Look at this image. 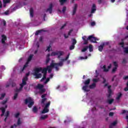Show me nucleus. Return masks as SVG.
Here are the masks:
<instances>
[{
	"mask_svg": "<svg viewBox=\"0 0 128 128\" xmlns=\"http://www.w3.org/2000/svg\"><path fill=\"white\" fill-rule=\"evenodd\" d=\"M64 66V63L62 62H60L59 63H54V60H52V63L50 64V66H47L46 68H44L42 70V74H48V72L52 71L51 68H55L56 70H58V66Z\"/></svg>",
	"mask_w": 128,
	"mask_h": 128,
	"instance_id": "1",
	"label": "nucleus"
},
{
	"mask_svg": "<svg viewBox=\"0 0 128 128\" xmlns=\"http://www.w3.org/2000/svg\"><path fill=\"white\" fill-rule=\"evenodd\" d=\"M25 104H28V108H32L34 104V102L32 101V98H26L25 100Z\"/></svg>",
	"mask_w": 128,
	"mask_h": 128,
	"instance_id": "2",
	"label": "nucleus"
},
{
	"mask_svg": "<svg viewBox=\"0 0 128 128\" xmlns=\"http://www.w3.org/2000/svg\"><path fill=\"white\" fill-rule=\"evenodd\" d=\"M32 56H34V54H31L29 56L22 70V72H24V69L26 68H27V66H28V64L30 63V60H32Z\"/></svg>",
	"mask_w": 128,
	"mask_h": 128,
	"instance_id": "3",
	"label": "nucleus"
},
{
	"mask_svg": "<svg viewBox=\"0 0 128 128\" xmlns=\"http://www.w3.org/2000/svg\"><path fill=\"white\" fill-rule=\"evenodd\" d=\"M28 78L26 76H25L23 78L22 80V83L20 84V86L21 88H24V86L26 85V82H28Z\"/></svg>",
	"mask_w": 128,
	"mask_h": 128,
	"instance_id": "4",
	"label": "nucleus"
},
{
	"mask_svg": "<svg viewBox=\"0 0 128 128\" xmlns=\"http://www.w3.org/2000/svg\"><path fill=\"white\" fill-rule=\"evenodd\" d=\"M88 40L91 42H94V44H97L96 40H98L96 39V37L92 36H90L88 37Z\"/></svg>",
	"mask_w": 128,
	"mask_h": 128,
	"instance_id": "5",
	"label": "nucleus"
},
{
	"mask_svg": "<svg viewBox=\"0 0 128 128\" xmlns=\"http://www.w3.org/2000/svg\"><path fill=\"white\" fill-rule=\"evenodd\" d=\"M53 7L54 6H52V4H50L49 5V8L46 10V12H48L50 14H52V12Z\"/></svg>",
	"mask_w": 128,
	"mask_h": 128,
	"instance_id": "6",
	"label": "nucleus"
},
{
	"mask_svg": "<svg viewBox=\"0 0 128 128\" xmlns=\"http://www.w3.org/2000/svg\"><path fill=\"white\" fill-rule=\"evenodd\" d=\"M48 94H43L42 95L41 98H42V101L41 102L42 104H44V102H46V100H48V98H46V96Z\"/></svg>",
	"mask_w": 128,
	"mask_h": 128,
	"instance_id": "7",
	"label": "nucleus"
},
{
	"mask_svg": "<svg viewBox=\"0 0 128 128\" xmlns=\"http://www.w3.org/2000/svg\"><path fill=\"white\" fill-rule=\"evenodd\" d=\"M112 88L111 86H108V98H110L112 96V89L110 88Z\"/></svg>",
	"mask_w": 128,
	"mask_h": 128,
	"instance_id": "8",
	"label": "nucleus"
},
{
	"mask_svg": "<svg viewBox=\"0 0 128 128\" xmlns=\"http://www.w3.org/2000/svg\"><path fill=\"white\" fill-rule=\"evenodd\" d=\"M2 43L3 44H6V36L5 35H2Z\"/></svg>",
	"mask_w": 128,
	"mask_h": 128,
	"instance_id": "9",
	"label": "nucleus"
},
{
	"mask_svg": "<svg viewBox=\"0 0 128 128\" xmlns=\"http://www.w3.org/2000/svg\"><path fill=\"white\" fill-rule=\"evenodd\" d=\"M96 4H93L92 8V10H91V14L94 13V12L96 10Z\"/></svg>",
	"mask_w": 128,
	"mask_h": 128,
	"instance_id": "10",
	"label": "nucleus"
},
{
	"mask_svg": "<svg viewBox=\"0 0 128 128\" xmlns=\"http://www.w3.org/2000/svg\"><path fill=\"white\" fill-rule=\"evenodd\" d=\"M104 46H106V44L104 43H102V45H100L98 47V51L99 52H102V50H104Z\"/></svg>",
	"mask_w": 128,
	"mask_h": 128,
	"instance_id": "11",
	"label": "nucleus"
},
{
	"mask_svg": "<svg viewBox=\"0 0 128 128\" xmlns=\"http://www.w3.org/2000/svg\"><path fill=\"white\" fill-rule=\"evenodd\" d=\"M76 8H78V4H74V6L72 11V16H74V14H76Z\"/></svg>",
	"mask_w": 128,
	"mask_h": 128,
	"instance_id": "12",
	"label": "nucleus"
},
{
	"mask_svg": "<svg viewBox=\"0 0 128 128\" xmlns=\"http://www.w3.org/2000/svg\"><path fill=\"white\" fill-rule=\"evenodd\" d=\"M42 70V68H36L34 74H38V72H40Z\"/></svg>",
	"mask_w": 128,
	"mask_h": 128,
	"instance_id": "13",
	"label": "nucleus"
},
{
	"mask_svg": "<svg viewBox=\"0 0 128 128\" xmlns=\"http://www.w3.org/2000/svg\"><path fill=\"white\" fill-rule=\"evenodd\" d=\"M84 86H88V84H90V78L87 79L84 82Z\"/></svg>",
	"mask_w": 128,
	"mask_h": 128,
	"instance_id": "14",
	"label": "nucleus"
},
{
	"mask_svg": "<svg viewBox=\"0 0 128 128\" xmlns=\"http://www.w3.org/2000/svg\"><path fill=\"white\" fill-rule=\"evenodd\" d=\"M88 86L86 85H84L82 86V90H84V92H90V90H88Z\"/></svg>",
	"mask_w": 128,
	"mask_h": 128,
	"instance_id": "15",
	"label": "nucleus"
},
{
	"mask_svg": "<svg viewBox=\"0 0 128 128\" xmlns=\"http://www.w3.org/2000/svg\"><path fill=\"white\" fill-rule=\"evenodd\" d=\"M50 112V109L44 107L43 110L42 111V114H46L47 112Z\"/></svg>",
	"mask_w": 128,
	"mask_h": 128,
	"instance_id": "16",
	"label": "nucleus"
},
{
	"mask_svg": "<svg viewBox=\"0 0 128 128\" xmlns=\"http://www.w3.org/2000/svg\"><path fill=\"white\" fill-rule=\"evenodd\" d=\"M30 16L31 18H34V8H31L30 10Z\"/></svg>",
	"mask_w": 128,
	"mask_h": 128,
	"instance_id": "17",
	"label": "nucleus"
},
{
	"mask_svg": "<svg viewBox=\"0 0 128 128\" xmlns=\"http://www.w3.org/2000/svg\"><path fill=\"white\" fill-rule=\"evenodd\" d=\"M34 74L36 76V78H40L42 76V74L36 73Z\"/></svg>",
	"mask_w": 128,
	"mask_h": 128,
	"instance_id": "18",
	"label": "nucleus"
},
{
	"mask_svg": "<svg viewBox=\"0 0 128 128\" xmlns=\"http://www.w3.org/2000/svg\"><path fill=\"white\" fill-rule=\"evenodd\" d=\"M44 92H46V89L44 88H42L39 90V94H44Z\"/></svg>",
	"mask_w": 128,
	"mask_h": 128,
	"instance_id": "19",
	"label": "nucleus"
},
{
	"mask_svg": "<svg viewBox=\"0 0 128 128\" xmlns=\"http://www.w3.org/2000/svg\"><path fill=\"white\" fill-rule=\"evenodd\" d=\"M42 32H46V30H37L35 33V35L38 36V34H40Z\"/></svg>",
	"mask_w": 128,
	"mask_h": 128,
	"instance_id": "20",
	"label": "nucleus"
},
{
	"mask_svg": "<svg viewBox=\"0 0 128 128\" xmlns=\"http://www.w3.org/2000/svg\"><path fill=\"white\" fill-rule=\"evenodd\" d=\"M37 88H38V90H42V88H44V85L38 84L36 86Z\"/></svg>",
	"mask_w": 128,
	"mask_h": 128,
	"instance_id": "21",
	"label": "nucleus"
},
{
	"mask_svg": "<svg viewBox=\"0 0 128 128\" xmlns=\"http://www.w3.org/2000/svg\"><path fill=\"white\" fill-rule=\"evenodd\" d=\"M50 106V101H49L45 104V106L44 108H49Z\"/></svg>",
	"mask_w": 128,
	"mask_h": 128,
	"instance_id": "22",
	"label": "nucleus"
},
{
	"mask_svg": "<svg viewBox=\"0 0 128 128\" xmlns=\"http://www.w3.org/2000/svg\"><path fill=\"white\" fill-rule=\"evenodd\" d=\"M38 108L34 106L32 108L33 112H34V114H36V112H38Z\"/></svg>",
	"mask_w": 128,
	"mask_h": 128,
	"instance_id": "23",
	"label": "nucleus"
},
{
	"mask_svg": "<svg viewBox=\"0 0 128 128\" xmlns=\"http://www.w3.org/2000/svg\"><path fill=\"white\" fill-rule=\"evenodd\" d=\"M96 83L94 82L91 85H90L89 86V88H90L92 89V88H96Z\"/></svg>",
	"mask_w": 128,
	"mask_h": 128,
	"instance_id": "24",
	"label": "nucleus"
},
{
	"mask_svg": "<svg viewBox=\"0 0 128 128\" xmlns=\"http://www.w3.org/2000/svg\"><path fill=\"white\" fill-rule=\"evenodd\" d=\"M122 94L121 92H119L118 94V95L117 97L116 98V100H118L122 98Z\"/></svg>",
	"mask_w": 128,
	"mask_h": 128,
	"instance_id": "25",
	"label": "nucleus"
},
{
	"mask_svg": "<svg viewBox=\"0 0 128 128\" xmlns=\"http://www.w3.org/2000/svg\"><path fill=\"white\" fill-rule=\"evenodd\" d=\"M67 0H60L59 2L61 6H64V2H66Z\"/></svg>",
	"mask_w": 128,
	"mask_h": 128,
	"instance_id": "26",
	"label": "nucleus"
},
{
	"mask_svg": "<svg viewBox=\"0 0 128 128\" xmlns=\"http://www.w3.org/2000/svg\"><path fill=\"white\" fill-rule=\"evenodd\" d=\"M88 46H86V47L83 48V49L82 50V52H86V50H88Z\"/></svg>",
	"mask_w": 128,
	"mask_h": 128,
	"instance_id": "27",
	"label": "nucleus"
},
{
	"mask_svg": "<svg viewBox=\"0 0 128 128\" xmlns=\"http://www.w3.org/2000/svg\"><path fill=\"white\" fill-rule=\"evenodd\" d=\"M48 114L44 115L40 117V119L41 120H46V118H48Z\"/></svg>",
	"mask_w": 128,
	"mask_h": 128,
	"instance_id": "28",
	"label": "nucleus"
},
{
	"mask_svg": "<svg viewBox=\"0 0 128 128\" xmlns=\"http://www.w3.org/2000/svg\"><path fill=\"white\" fill-rule=\"evenodd\" d=\"M88 48H89V52H92L94 50V49L92 48V44L89 45Z\"/></svg>",
	"mask_w": 128,
	"mask_h": 128,
	"instance_id": "29",
	"label": "nucleus"
},
{
	"mask_svg": "<svg viewBox=\"0 0 128 128\" xmlns=\"http://www.w3.org/2000/svg\"><path fill=\"white\" fill-rule=\"evenodd\" d=\"M58 56H62L64 54V52L62 51H57Z\"/></svg>",
	"mask_w": 128,
	"mask_h": 128,
	"instance_id": "30",
	"label": "nucleus"
},
{
	"mask_svg": "<svg viewBox=\"0 0 128 128\" xmlns=\"http://www.w3.org/2000/svg\"><path fill=\"white\" fill-rule=\"evenodd\" d=\"M114 99H109L108 100V102L109 104H112V102H114Z\"/></svg>",
	"mask_w": 128,
	"mask_h": 128,
	"instance_id": "31",
	"label": "nucleus"
},
{
	"mask_svg": "<svg viewBox=\"0 0 128 128\" xmlns=\"http://www.w3.org/2000/svg\"><path fill=\"white\" fill-rule=\"evenodd\" d=\"M117 70H118V68L114 67L112 70V74H115Z\"/></svg>",
	"mask_w": 128,
	"mask_h": 128,
	"instance_id": "32",
	"label": "nucleus"
},
{
	"mask_svg": "<svg viewBox=\"0 0 128 128\" xmlns=\"http://www.w3.org/2000/svg\"><path fill=\"white\" fill-rule=\"evenodd\" d=\"M50 56H58V52H52L51 53V54H50Z\"/></svg>",
	"mask_w": 128,
	"mask_h": 128,
	"instance_id": "33",
	"label": "nucleus"
},
{
	"mask_svg": "<svg viewBox=\"0 0 128 128\" xmlns=\"http://www.w3.org/2000/svg\"><path fill=\"white\" fill-rule=\"evenodd\" d=\"M123 48L124 49V52L128 54V47H124Z\"/></svg>",
	"mask_w": 128,
	"mask_h": 128,
	"instance_id": "34",
	"label": "nucleus"
},
{
	"mask_svg": "<svg viewBox=\"0 0 128 128\" xmlns=\"http://www.w3.org/2000/svg\"><path fill=\"white\" fill-rule=\"evenodd\" d=\"M18 92L15 93L13 100H16V98H18Z\"/></svg>",
	"mask_w": 128,
	"mask_h": 128,
	"instance_id": "35",
	"label": "nucleus"
},
{
	"mask_svg": "<svg viewBox=\"0 0 128 128\" xmlns=\"http://www.w3.org/2000/svg\"><path fill=\"white\" fill-rule=\"evenodd\" d=\"M17 124L18 126H20V124H22V121H20V118H18L17 122Z\"/></svg>",
	"mask_w": 128,
	"mask_h": 128,
	"instance_id": "36",
	"label": "nucleus"
},
{
	"mask_svg": "<svg viewBox=\"0 0 128 128\" xmlns=\"http://www.w3.org/2000/svg\"><path fill=\"white\" fill-rule=\"evenodd\" d=\"M113 64L114 66V68H118V62H113Z\"/></svg>",
	"mask_w": 128,
	"mask_h": 128,
	"instance_id": "37",
	"label": "nucleus"
},
{
	"mask_svg": "<svg viewBox=\"0 0 128 128\" xmlns=\"http://www.w3.org/2000/svg\"><path fill=\"white\" fill-rule=\"evenodd\" d=\"M20 112H17V113H16V114H14V118H18V116H20Z\"/></svg>",
	"mask_w": 128,
	"mask_h": 128,
	"instance_id": "38",
	"label": "nucleus"
},
{
	"mask_svg": "<svg viewBox=\"0 0 128 128\" xmlns=\"http://www.w3.org/2000/svg\"><path fill=\"white\" fill-rule=\"evenodd\" d=\"M46 79V74H44L43 78L41 79V82H42L44 80Z\"/></svg>",
	"mask_w": 128,
	"mask_h": 128,
	"instance_id": "39",
	"label": "nucleus"
},
{
	"mask_svg": "<svg viewBox=\"0 0 128 128\" xmlns=\"http://www.w3.org/2000/svg\"><path fill=\"white\" fill-rule=\"evenodd\" d=\"M103 68H104V72H108V68H106V65H104L103 66Z\"/></svg>",
	"mask_w": 128,
	"mask_h": 128,
	"instance_id": "40",
	"label": "nucleus"
},
{
	"mask_svg": "<svg viewBox=\"0 0 128 128\" xmlns=\"http://www.w3.org/2000/svg\"><path fill=\"white\" fill-rule=\"evenodd\" d=\"M4 96H6V94H1V96L0 98V100H4Z\"/></svg>",
	"mask_w": 128,
	"mask_h": 128,
	"instance_id": "41",
	"label": "nucleus"
},
{
	"mask_svg": "<svg viewBox=\"0 0 128 128\" xmlns=\"http://www.w3.org/2000/svg\"><path fill=\"white\" fill-rule=\"evenodd\" d=\"M22 90V88H21V86H20V88H16L15 92H20Z\"/></svg>",
	"mask_w": 128,
	"mask_h": 128,
	"instance_id": "42",
	"label": "nucleus"
},
{
	"mask_svg": "<svg viewBox=\"0 0 128 128\" xmlns=\"http://www.w3.org/2000/svg\"><path fill=\"white\" fill-rule=\"evenodd\" d=\"M120 46H122V48H124V42H122L119 44Z\"/></svg>",
	"mask_w": 128,
	"mask_h": 128,
	"instance_id": "43",
	"label": "nucleus"
},
{
	"mask_svg": "<svg viewBox=\"0 0 128 128\" xmlns=\"http://www.w3.org/2000/svg\"><path fill=\"white\" fill-rule=\"evenodd\" d=\"M74 46H75L74 45L72 44L71 46H70V50H74Z\"/></svg>",
	"mask_w": 128,
	"mask_h": 128,
	"instance_id": "44",
	"label": "nucleus"
},
{
	"mask_svg": "<svg viewBox=\"0 0 128 128\" xmlns=\"http://www.w3.org/2000/svg\"><path fill=\"white\" fill-rule=\"evenodd\" d=\"M98 80H100L99 78H94L92 80V82H98Z\"/></svg>",
	"mask_w": 128,
	"mask_h": 128,
	"instance_id": "45",
	"label": "nucleus"
},
{
	"mask_svg": "<svg viewBox=\"0 0 128 128\" xmlns=\"http://www.w3.org/2000/svg\"><path fill=\"white\" fill-rule=\"evenodd\" d=\"M0 110L2 112H3V114H4V112H6V108H1Z\"/></svg>",
	"mask_w": 128,
	"mask_h": 128,
	"instance_id": "46",
	"label": "nucleus"
},
{
	"mask_svg": "<svg viewBox=\"0 0 128 128\" xmlns=\"http://www.w3.org/2000/svg\"><path fill=\"white\" fill-rule=\"evenodd\" d=\"M7 102H8V99H6V100H4L2 102V104H6Z\"/></svg>",
	"mask_w": 128,
	"mask_h": 128,
	"instance_id": "47",
	"label": "nucleus"
},
{
	"mask_svg": "<svg viewBox=\"0 0 128 128\" xmlns=\"http://www.w3.org/2000/svg\"><path fill=\"white\" fill-rule=\"evenodd\" d=\"M76 44V39H74V38L72 39V44L74 46Z\"/></svg>",
	"mask_w": 128,
	"mask_h": 128,
	"instance_id": "48",
	"label": "nucleus"
},
{
	"mask_svg": "<svg viewBox=\"0 0 128 128\" xmlns=\"http://www.w3.org/2000/svg\"><path fill=\"white\" fill-rule=\"evenodd\" d=\"M51 48H52V46H50V45H49V46L47 48V49L46 50H46H48V52H50Z\"/></svg>",
	"mask_w": 128,
	"mask_h": 128,
	"instance_id": "49",
	"label": "nucleus"
},
{
	"mask_svg": "<svg viewBox=\"0 0 128 128\" xmlns=\"http://www.w3.org/2000/svg\"><path fill=\"white\" fill-rule=\"evenodd\" d=\"M116 124H118V121H114L113 122H112L111 124L113 126H116Z\"/></svg>",
	"mask_w": 128,
	"mask_h": 128,
	"instance_id": "50",
	"label": "nucleus"
},
{
	"mask_svg": "<svg viewBox=\"0 0 128 128\" xmlns=\"http://www.w3.org/2000/svg\"><path fill=\"white\" fill-rule=\"evenodd\" d=\"M66 6L63 7V8H62V12L64 14V12H66Z\"/></svg>",
	"mask_w": 128,
	"mask_h": 128,
	"instance_id": "51",
	"label": "nucleus"
},
{
	"mask_svg": "<svg viewBox=\"0 0 128 128\" xmlns=\"http://www.w3.org/2000/svg\"><path fill=\"white\" fill-rule=\"evenodd\" d=\"M10 116V111H6V114H5V116L8 118Z\"/></svg>",
	"mask_w": 128,
	"mask_h": 128,
	"instance_id": "52",
	"label": "nucleus"
},
{
	"mask_svg": "<svg viewBox=\"0 0 128 128\" xmlns=\"http://www.w3.org/2000/svg\"><path fill=\"white\" fill-rule=\"evenodd\" d=\"M50 58H46V64H48V62H50Z\"/></svg>",
	"mask_w": 128,
	"mask_h": 128,
	"instance_id": "53",
	"label": "nucleus"
},
{
	"mask_svg": "<svg viewBox=\"0 0 128 128\" xmlns=\"http://www.w3.org/2000/svg\"><path fill=\"white\" fill-rule=\"evenodd\" d=\"M88 40H84V44H88Z\"/></svg>",
	"mask_w": 128,
	"mask_h": 128,
	"instance_id": "54",
	"label": "nucleus"
},
{
	"mask_svg": "<svg viewBox=\"0 0 128 128\" xmlns=\"http://www.w3.org/2000/svg\"><path fill=\"white\" fill-rule=\"evenodd\" d=\"M80 60H86V58H88V56H86L85 58L84 57L80 56Z\"/></svg>",
	"mask_w": 128,
	"mask_h": 128,
	"instance_id": "55",
	"label": "nucleus"
},
{
	"mask_svg": "<svg viewBox=\"0 0 128 128\" xmlns=\"http://www.w3.org/2000/svg\"><path fill=\"white\" fill-rule=\"evenodd\" d=\"M126 113L128 114V111L126 110H122V114H124Z\"/></svg>",
	"mask_w": 128,
	"mask_h": 128,
	"instance_id": "56",
	"label": "nucleus"
},
{
	"mask_svg": "<svg viewBox=\"0 0 128 128\" xmlns=\"http://www.w3.org/2000/svg\"><path fill=\"white\" fill-rule=\"evenodd\" d=\"M82 40H89V39H88V38H87L86 37V36H82Z\"/></svg>",
	"mask_w": 128,
	"mask_h": 128,
	"instance_id": "57",
	"label": "nucleus"
},
{
	"mask_svg": "<svg viewBox=\"0 0 128 128\" xmlns=\"http://www.w3.org/2000/svg\"><path fill=\"white\" fill-rule=\"evenodd\" d=\"M16 84L14 82H12V88H14V86H16Z\"/></svg>",
	"mask_w": 128,
	"mask_h": 128,
	"instance_id": "58",
	"label": "nucleus"
},
{
	"mask_svg": "<svg viewBox=\"0 0 128 128\" xmlns=\"http://www.w3.org/2000/svg\"><path fill=\"white\" fill-rule=\"evenodd\" d=\"M3 2L4 4H8V2H10V0H4Z\"/></svg>",
	"mask_w": 128,
	"mask_h": 128,
	"instance_id": "59",
	"label": "nucleus"
},
{
	"mask_svg": "<svg viewBox=\"0 0 128 128\" xmlns=\"http://www.w3.org/2000/svg\"><path fill=\"white\" fill-rule=\"evenodd\" d=\"M91 26H96V22H91Z\"/></svg>",
	"mask_w": 128,
	"mask_h": 128,
	"instance_id": "60",
	"label": "nucleus"
},
{
	"mask_svg": "<svg viewBox=\"0 0 128 128\" xmlns=\"http://www.w3.org/2000/svg\"><path fill=\"white\" fill-rule=\"evenodd\" d=\"M50 80V78H48L46 79V82H44V84H48V81Z\"/></svg>",
	"mask_w": 128,
	"mask_h": 128,
	"instance_id": "61",
	"label": "nucleus"
},
{
	"mask_svg": "<svg viewBox=\"0 0 128 128\" xmlns=\"http://www.w3.org/2000/svg\"><path fill=\"white\" fill-rule=\"evenodd\" d=\"M9 12H10V11L9 10H6V12H4V14H6V16H8L9 14Z\"/></svg>",
	"mask_w": 128,
	"mask_h": 128,
	"instance_id": "62",
	"label": "nucleus"
},
{
	"mask_svg": "<svg viewBox=\"0 0 128 128\" xmlns=\"http://www.w3.org/2000/svg\"><path fill=\"white\" fill-rule=\"evenodd\" d=\"M126 59H123L122 61V64H126Z\"/></svg>",
	"mask_w": 128,
	"mask_h": 128,
	"instance_id": "63",
	"label": "nucleus"
},
{
	"mask_svg": "<svg viewBox=\"0 0 128 128\" xmlns=\"http://www.w3.org/2000/svg\"><path fill=\"white\" fill-rule=\"evenodd\" d=\"M123 80H128V76H125L123 77Z\"/></svg>",
	"mask_w": 128,
	"mask_h": 128,
	"instance_id": "64",
	"label": "nucleus"
}]
</instances>
